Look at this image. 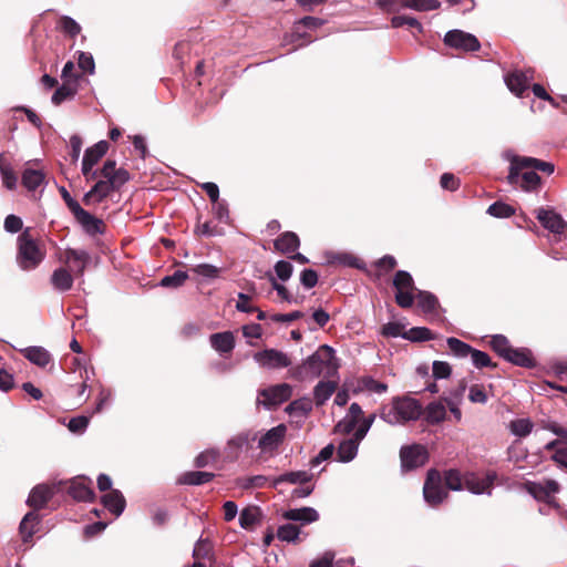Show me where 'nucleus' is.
I'll return each instance as SVG.
<instances>
[{
    "instance_id": "nucleus-1",
    "label": "nucleus",
    "mask_w": 567,
    "mask_h": 567,
    "mask_svg": "<svg viewBox=\"0 0 567 567\" xmlns=\"http://www.w3.org/2000/svg\"><path fill=\"white\" fill-rule=\"evenodd\" d=\"M334 350L328 344L320 346L315 353L308 357L301 364L291 368L289 377L296 381L313 380L321 374L326 378L337 375L339 363Z\"/></svg>"
},
{
    "instance_id": "nucleus-2",
    "label": "nucleus",
    "mask_w": 567,
    "mask_h": 567,
    "mask_svg": "<svg viewBox=\"0 0 567 567\" xmlns=\"http://www.w3.org/2000/svg\"><path fill=\"white\" fill-rule=\"evenodd\" d=\"M101 177L93 187L83 196L84 205L102 203L112 192H117L131 179L128 171L116 167V161L106 159L100 168Z\"/></svg>"
},
{
    "instance_id": "nucleus-3",
    "label": "nucleus",
    "mask_w": 567,
    "mask_h": 567,
    "mask_svg": "<svg viewBox=\"0 0 567 567\" xmlns=\"http://www.w3.org/2000/svg\"><path fill=\"white\" fill-rule=\"evenodd\" d=\"M45 257V250L41 249L32 237L30 228L24 229L18 237L17 261L23 270L38 267Z\"/></svg>"
},
{
    "instance_id": "nucleus-4",
    "label": "nucleus",
    "mask_w": 567,
    "mask_h": 567,
    "mask_svg": "<svg viewBox=\"0 0 567 567\" xmlns=\"http://www.w3.org/2000/svg\"><path fill=\"white\" fill-rule=\"evenodd\" d=\"M422 413V406L417 400L412 398H398L393 400L392 406L382 417L390 424L404 423L417 420Z\"/></svg>"
},
{
    "instance_id": "nucleus-5",
    "label": "nucleus",
    "mask_w": 567,
    "mask_h": 567,
    "mask_svg": "<svg viewBox=\"0 0 567 567\" xmlns=\"http://www.w3.org/2000/svg\"><path fill=\"white\" fill-rule=\"evenodd\" d=\"M392 285L395 289V303L402 309L411 308L419 290L411 274L405 270H398L394 274Z\"/></svg>"
},
{
    "instance_id": "nucleus-6",
    "label": "nucleus",
    "mask_w": 567,
    "mask_h": 567,
    "mask_svg": "<svg viewBox=\"0 0 567 567\" xmlns=\"http://www.w3.org/2000/svg\"><path fill=\"white\" fill-rule=\"evenodd\" d=\"M423 496L425 502L432 507L439 506L449 496V493L443 484L442 475L435 468H432L427 472L423 486Z\"/></svg>"
},
{
    "instance_id": "nucleus-7",
    "label": "nucleus",
    "mask_w": 567,
    "mask_h": 567,
    "mask_svg": "<svg viewBox=\"0 0 567 567\" xmlns=\"http://www.w3.org/2000/svg\"><path fill=\"white\" fill-rule=\"evenodd\" d=\"M427 460V450L421 444L404 445L400 450L401 467L404 472L423 466Z\"/></svg>"
},
{
    "instance_id": "nucleus-8",
    "label": "nucleus",
    "mask_w": 567,
    "mask_h": 567,
    "mask_svg": "<svg viewBox=\"0 0 567 567\" xmlns=\"http://www.w3.org/2000/svg\"><path fill=\"white\" fill-rule=\"evenodd\" d=\"M523 488L535 499L551 504L554 495L560 491L559 484L555 480H544L543 482L526 481Z\"/></svg>"
},
{
    "instance_id": "nucleus-9",
    "label": "nucleus",
    "mask_w": 567,
    "mask_h": 567,
    "mask_svg": "<svg viewBox=\"0 0 567 567\" xmlns=\"http://www.w3.org/2000/svg\"><path fill=\"white\" fill-rule=\"evenodd\" d=\"M292 395V388L288 383H280L259 391L258 402L268 409L280 405Z\"/></svg>"
},
{
    "instance_id": "nucleus-10",
    "label": "nucleus",
    "mask_w": 567,
    "mask_h": 567,
    "mask_svg": "<svg viewBox=\"0 0 567 567\" xmlns=\"http://www.w3.org/2000/svg\"><path fill=\"white\" fill-rule=\"evenodd\" d=\"M443 41L445 45L465 52H475L481 48L475 35L457 29L446 32Z\"/></svg>"
},
{
    "instance_id": "nucleus-11",
    "label": "nucleus",
    "mask_w": 567,
    "mask_h": 567,
    "mask_svg": "<svg viewBox=\"0 0 567 567\" xmlns=\"http://www.w3.org/2000/svg\"><path fill=\"white\" fill-rule=\"evenodd\" d=\"M66 493L76 502H93L95 492L93 482L86 476H76L66 483Z\"/></svg>"
},
{
    "instance_id": "nucleus-12",
    "label": "nucleus",
    "mask_w": 567,
    "mask_h": 567,
    "mask_svg": "<svg viewBox=\"0 0 567 567\" xmlns=\"http://www.w3.org/2000/svg\"><path fill=\"white\" fill-rule=\"evenodd\" d=\"M522 169L540 171L548 175L554 173L555 166L549 162H544L534 157L514 156L511 159V178H515L516 172Z\"/></svg>"
},
{
    "instance_id": "nucleus-13",
    "label": "nucleus",
    "mask_w": 567,
    "mask_h": 567,
    "mask_svg": "<svg viewBox=\"0 0 567 567\" xmlns=\"http://www.w3.org/2000/svg\"><path fill=\"white\" fill-rule=\"evenodd\" d=\"M536 218L544 228L556 235H560L567 229V223L554 209L540 207L536 210Z\"/></svg>"
},
{
    "instance_id": "nucleus-14",
    "label": "nucleus",
    "mask_w": 567,
    "mask_h": 567,
    "mask_svg": "<svg viewBox=\"0 0 567 567\" xmlns=\"http://www.w3.org/2000/svg\"><path fill=\"white\" fill-rule=\"evenodd\" d=\"M254 358L260 365L270 369L287 368L291 364L288 355L276 349H266L257 352Z\"/></svg>"
},
{
    "instance_id": "nucleus-15",
    "label": "nucleus",
    "mask_w": 567,
    "mask_h": 567,
    "mask_svg": "<svg viewBox=\"0 0 567 567\" xmlns=\"http://www.w3.org/2000/svg\"><path fill=\"white\" fill-rule=\"evenodd\" d=\"M76 221L82 226L83 230L90 235H103L106 230L105 223L81 208L75 215H73Z\"/></svg>"
},
{
    "instance_id": "nucleus-16",
    "label": "nucleus",
    "mask_w": 567,
    "mask_h": 567,
    "mask_svg": "<svg viewBox=\"0 0 567 567\" xmlns=\"http://www.w3.org/2000/svg\"><path fill=\"white\" fill-rule=\"evenodd\" d=\"M515 178H511V173L507 176V181L511 185L519 186L526 192H532L540 186V177L533 169H522L516 172Z\"/></svg>"
},
{
    "instance_id": "nucleus-17",
    "label": "nucleus",
    "mask_w": 567,
    "mask_h": 567,
    "mask_svg": "<svg viewBox=\"0 0 567 567\" xmlns=\"http://www.w3.org/2000/svg\"><path fill=\"white\" fill-rule=\"evenodd\" d=\"M53 495L54 491L52 487L39 484L31 489L27 504L33 509L32 512H37L44 508Z\"/></svg>"
},
{
    "instance_id": "nucleus-18",
    "label": "nucleus",
    "mask_w": 567,
    "mask_h": 567,
    "mask_svg": "<svg viewBox=\"0 0 567 567\" xmlns=\"http://www.w3.org/2000/svg\"><path fill=\"white\" fill-rule=\"evenodd\" d=\"M287 427L285 424H279L265 433L258 443L262 451H272L279 446L284 441Z\"/></svg>"
},
{
    "instance_id": "nucleus-19",
    "label": "nucleus",
    "mask_w": 567,
    "mask_h": 567,
    "mask_svg": "<svg viewBox=\"0 0 567 567\" xmlns=\"http://www.w3.org/2000/svg\"><path fill=\"white\" fill-rule=\"evenodd\" d=\"M41 516L37 512H29L24 515L19 526L23 543H31L33 535L39 530Z\"/></svg>"
},
{
    "instance_id": "nucleus-20",
    "label": "nucleus",
    "mask_w": 567,
    "mask_h": 567,
    "mask_svg": "<svg viewBox=\"0 0 567 567\" xmlns=\"http://www.w3.org/2000/svg\"><path fill=\"white\" fill-rule=\"evenodd\" d=\"M101 503L115 517H118L125 509L126 501L122 492L118 489H111L109 493L101 497Z\"/></svg>"
},
{
    "instance_id": "nucleus-21",
    "label": "nucleus",
    "mask_w": 567,
    "mask_h": 567,
    "mask_svg": "<svg viewBox=\"0 0 567 567\" xmlns=\"http://www.w3.org/2000/svg\"><path fill=\"white\" fill-rule=\"evenodd\" d=\"M64 256L65 262H73L71 270L74 272V276H83L85 268L90 261V255L85 250L68 248L65 249Z\"/></svg>"
},
{
    "instance_id": "nucleus-22",
    "label": "nucleus",
    "mask_w": 567,
    "mask_h": 567,
    "mask_svg": "<svg viewBox=\"0 0 567 567\" xmlns=\"http://www.w3.org/2000/svg\"><path fill=\"white\" fill-rule=\"evenodd\" d=\"M209 342L224 357L230 354L235 348V337L230 331L213 333L209 337Z\"/></svg>"
},
{
    "instance_id": "nucleus-23",
    "label": "nucleus",
    "mask_w": 567,
    "mask_h": 567,
    "mask_svg": "<svg viewBox=\"0 0 567 567\" xmlns=\"http://www.w3.org/2000/svg\"><path fill=\"white\" fill-rule=\"evenodd\" d=\"M300 239L293 231H285L280 234L274 241V247L277 251L284 255H290L298 250Z\"/></svg>"
},
{
    "instance_id": "nucleus-24",
    "label": "nucleus",
    "mask_w": 567,
    "mask_h": 567,
    "mask_svg": "<svg viewBox=\"0 0 567 567\" xmlns=\"http://www.w3.org/2000/svg\"><path fill=\"white\" fill-rule=\"evenodd\" d=\"M508 362L523 367V368H534L536 365V361L533 357V353L527 348H513L509 350L507 357L505 358Z\"/></svg>"
},
{
    "instance_id": "nucleus-25",
    "label": "nucleus",
    "mask_w": 567,
    "mask_h": 567,
    "mask_svg": "<svg viewBox=\"0 0 567 567\" xmlns=\"http://www.w3.org/2000/svg\"><path fill=\"white\" fill-rule=\"evenodd\" d=\"M63 83L52 95V103L60 105L63 101L72 99L79 90L80 79H62Z\"/></svg>"
},
{
    "instance_id": "nucleus-26",
    "label": "nucleus",
    "mask_w": 567,
    "mask_h": 567,
    "mask_svg": "<svg viewBox=\"0 0 567 567\" xmlns=\"http://www.w3.org/2000/svg\"><path fill=\"white\" fill-rule=\"evenodd\" d=\"M0 174L4 187L10 190L16 189L18 177L12 168L9 155L4 152L0 154Z\"/></svg>"
},
{
    "instance_id": "nucleus-27",
    "label": "nucleus",
    "mask_w": 567,
    "mask_h": 567,
    "mask_svg": "<svg viewBox=\"0 0 567 567\" xmlns=\"http://www.w3.org/2000/svg\"><path fill=\"white\" fill-rule=\"evenodd\" d=\"M20 352L25 359L40 368L47 367L52 360L49 351L42 347H28L21 349Z\"/></svg>"
},
{
    "instance_id": "nucleus-28",
    "label": "nucleus",
    "mask_w": 567,
    "mask_h": 567,
    "mask_svg": "<svg viewBox=\"0 0 567 567\" xmlns=\"http://www.w3.org/2000/svg\"><path fill=\"white\" fill-rule=\"evenodd\" d=\"M505 83L511 92L522 96L528 87L529 79L524 72L516 70L505 76Z\"/></svg>"
},
{
    "instance_id": "nucleus-29",
    "label": "nucleus",
    "mask_w": 567,
    "mask_h": 567,
    "mask_svg": "<svg viewBox=\"0 0 567 567\" xmlns=\"http://www.w3.org/2000/svg\"><path fill=\"white\" fill-rule=\"evenodd\" d=\"M312 474L306 471L288 472L274 478L270 482V487L276 488L281 483L305 485L312 480Z\"/></svg>"
},
{
    "instance_id": "nucleus-30",
    "label": "nucleus",
    "mask_w": 567,
    "mask_h": 567,
    "mask_svg": "<svg viewBox=\"0 0 567 567\" xmlns=\"http://www.w3.org/2000/svg\"><path fill=\"white\" fill-rule=\"evenodd\" d=\"M282 517L287 520H300L302 523H313L319 519L318 512L312 507H302L286 511Z\"/></svg>"
},
{
    "instance_id": "nucleus-31",
    "label": "nucleus",
    "mask_w": 567,
    "mask_h": 567,
    "mask_svg": "<svg viewBox=\"0 0 567 567\" xmlns=\"http://www.w3.org/2000/svg\"><path fill=\"white\" fill-rule=\"evenodd\" d=\"M359 443L360 441L354 436L342 441L337 450L338 461L343 463L352 461L357 456Z\"/></svg>"
},
{
    "instance_id": "nucleus-32",
    "label": "nucleus",
    "mask_w": 567,
    "mask_h": 567,
    "mask_svg": "<svg viewBox=\"0 0 567 567\" xmlns=\"http://www.w3.org/2000/svg\"><path fill=\"white\" fill-rule=\"evenodd\" d=\"M415 299L417 300V307L424 313H434L440 308L437 297L430 291L417 290Z\"/></svg>"
},
{
    "instance_id": "nucleus-33",
    "label": "nucleus",
    "mask_w": 567,
    "mask_h": 567,
    "mask_svg": "<svg viewBox=\"0 0 567 567\" xmlns=\"http://www.w3.org/2000/svg\"><path fill=\"white\" fill-rule=\"evenodd\" d=\"M215 474L209 472L190 471L185 472L178 478V484L182 485H203L214 480Z\"/></svg>"
},
{
    "instance_id": "nucleus-34",
    "label": "nucleus",
    "mask_w": 567,
    "mask_h": 567,
    "mask_svg": "<svg viewBox=\"0 0 567 567\" xmlns=\"http://www.w3.org/2000/svg\"><path fill=\"white\" fill-rule=\"evenodd\" d=\"M261 517L262 513L258 506H248L240 512L239 524L244 529H252L260 523Z\"/></svg>"
},
{
    "instance_id": "nucleus-35",
    "label": "nucleus",
    "mask_w": 567,
    "mask_h": 567,
    "mask_svg": "<svg viewBox=\"0 0 567 567\" xmlns=\"http://www.w3.org/2000/svg\"><path fill=\"white\" fill-rule=\"evenodd\" d=\"M44 178L43 171L27 167L22 173L21 182L28 190H34L44 182Z\"/></svg>"
},
{
    "instance_id": "nucleus-36",
    "label": "nucleus",
    "mask_w": 567,
    "mask_h": 567,
    "mask_svg": "<svg viewBox=\"0 0 567 567\" xmlns=\"http://www.w3.org/2000/svg\"><path fill=\"white\" fill-rule=\"evenodd\" d=\"M73 276L65 268H58L51 276L52 286L60 291H68L73 286Z\"/></svg>"
},
{
    "instance_id": "nucleus-37",
    "label": "nucleus",
    "mask_w": 567,
    "mask_h": 567,
    "mask_svg": "<svg viewBox=\"0 0 567 567\" xmlns=\"http://www.w3.org/2000/svg\"><path fill=\"white\" fill-rule=\"evenodd\" d=\"M338 383L332 380L320 381L313 390V396L317 405H323L326 401L334 393Z\"/></svg>"
},
{
    "instance_id": "nucleus-38",
    "label": "nucleus",
    "mask_w": 567,
    "mask_h": 567,
    "mask_svg": "<svg viewBox=\"0 0 567 567\" xmlns=\"http://www.w3.org/2000/svg\"><path fill=\"white\" fill-rule=\"evenodd\" d=\"M109 147V142L100 141L93 146L86 148L83 159L89 162L91 165H96L100 159L107 153Z\"/></svg>"
},
{
    "instance_id": "nucleus-39",
    "label": "nucleus",
    "mask_w": 567,
    "mask_h": 567,
    "mask_svg": "<svg viewBox=\"0 0 567 567\" xmlns=\"http://www.w3.org/2000/svg\"><path fill=\"white\" fill-rule=\"evenodd\" d=\"M402 338L410 340L412 342H421V341H429L433 340L435 338L432 330H430L426 327H414L411 328L409 331H405L402 334Z\"/></svg>"
},
{
    "instance_id": "nucleus-40",
    "label": "nucleus",
    "mask_w": 567,
    "mask_h": 567,
    "mask_svg": "<svg viewBox=\"0 0 567 567\" xmlns=\"http://www.w3.org/2000/svg\"><path fill=\"white\" fill-rule=\"evenodd\" d=\"M59 29L68 37L74 39L81 33V25L71 17L62 16L58 20Z\"/></svg>"
},
{
    "instance_id": "nucleus-41",
    "label": "nucleus",
    "mask_w": 567,
    "mask_h": 567,
    "mask_svg": "<svg viewBox=\"0 0 567 567\" xmlns=\"http://www.w3.org/2000/svg\"><path fill=\"white\" fill-rule=\"evenodd\" d=\"M373 266L375 268V277L381 278L384 275L391 272L398 266V261L393 256L385 255L378 259Z\"/></svg>"
},
{
    "instance_id": "nucleus-42",
    "label": "nucleus",
    "mask_w": 567,
    "mask_h": 567,
    "mask_svg": "<svg viewBox=\"0 0 567 567\" xmlns=\"http://www.w3.org/2000/svg\"><path fill=\"white\" fill-rule=\"evenodd\" d=\"M425 419L431 424H437L445 419L446 411L442 403H430L425 411Z\"/></svg>"
},
{
    "instance_id": "nucleus-43",
    "label": "nucleus",
    "mask_w": 567,
    "mask_h": 567,
    "mask_svg": "<svg viewBox=\"0 0 567 567\" xmlns=\"http://www.w3.org/2000/svg\"><path fill=\"white\" fill-rule=\"evenodd\" d=\"M441 6L439 0H402V7L417 11L436 10Z\"/></svg>"
},
{
    "instance_id": "nucleus-44",
    "label": "nucleus",
    "mask_w": 567,
    "mask_h": 567,
    "mask_svg": "<svg viewBox=\"0 0 567 567\" xmlns=\"http://www.w3.org/2000/svg\"><path fill=\"white\" fill-rule=\"evenodd\" d=\"M534 427L533 422L529 419H516L509 423L511 432L519 437L527 436Z\"/></svg>"
},
{
    "instance_id": "nucleus-45",
    "label": "nucleus",
    "mask_w": 567,
    "mask_h": 567,
    "mask_svg": "<svg viewBox=\"0 0 567 567\" xmlns=\"http://www.w3.org/2000/svg\"><path fill=\"white\" fill-rule=\"evenodd\" d=\"M487 214L496 218H507L515 214V208L503 202H495L487 208Z\"/></svg>"
},
{
    "instance_id": "nucleus-46",
    "label": "nucleus",
    "mask_w": 567,
    "mask_h": 567,
    "mask_svg": "<svg viewBox=\"0 0 567 567\" xmlns=\"http://www.w3.org/2000/svg\"><path fill=\"white\" fill-rule=\"evenodd\" d=\"M442 478L446 491H461L463 488L461 473L457 470L445 471L444 476Z\"/></svg>"
},
{
    "instance_id": "nucleus-47",
    "label": "nucleus",
    "mask_w": 567,
    "mask_h": 567,
    "mask_svg": "<svg viewBox=\"0 0 567 567\" xmlns=\"http://www.w3.org/2000/svg\"><path fill=\"white\" fill-rule=\"evenodd\" d=\"M256 440V435L250 432L240 433L233 439H230L227 443L228 449H235L236 452L241 447H251V442Z\"/></svg>"
},
{
    "instance_id": "nucleus-48",
    "label": "nucleus",
    "mask_w": 567,
    "mask_h": 567,
    "mask_svg": "<svg viewBox=\"0 0 567 567\" xmlns=\"http://www.w3.org/2000/svg\"><path fill=\"white\" fill-rule=\"evenodd\" d=\"M219 458V452L215 449L206 450L196 456L194 464L202 468L215 464Z\"/></svg>"
},
{
    "instance_id": "nucleus-49",
    "label": "nucleus",
    "mask_w": 567,
    "mask_h": 567,
    "mask_svg": "<svg viewBox=\"0 0 567 567\" xmlns=\"http://www.w3.org/2000/svg\"><path fill=\"white\" fill-rule=\"evenodd\" d=\"M450 350L457 357L465 358L471 354L472 347L462 340L451 337L446 340Z\"/></svg>"
},
{
    "instance_id": "nucleus-50",
    "label": "nucleus",
    "mask_w": 567,
    "mask_h": 567,
    "mask_svg": "<svg viewBox=\"0 0 567 567\" xmlns=\"http://www.w3.org/2000/svg\"><path fill=\"white\" fill-rule=\"evenodd\" d=\"M188 275L185 271L176 270L173 275L165 276L161 280V286L166 288H178L185 284Z\"/></svg>"
},
{
    "instance_id": "nucleus-51",
    "label": "nucleus",
    "mask_w": 567,
    "mask_h": 567,
    "mask_svg": "<svg viewBox=\"0 0 567 567\" xmlns=\"http://www.w3.org/2000/svg\"><path fill=\"white\" fill-rule=\"evenodd\" d=\"M491 347L498 355L504 359L507 357L509 350L512 349L508 339L502 334H497L492 338Z\"/></svg>"
},
{
    "instance_id": "nucleus-52",
    "label": "nucleus",
    "mask_w": 567,
    "mask_h": 567,
    "mask_svg": "<svg viewBox=\"0 0 567 567\" xmlns=\"http://www.w3.org/2000/svg\"><path fill=\"white\" fill-rule=\"evenodd\" d=\"M299 534V527L290 523L280 526L277 530V537L282 542H295Z\"/></svg>"
},
{
    "instance_id": "nucleus-53",
    "label": "nucleus",
    "mask_w": 567,
    "mask_h": 567,
    "mask_svg": "<svg viewBox=\"0 0 567 567\" xmlns=\"http://www.w3.org/2000/svg\"><path fill=\"white\" fill-rule=\"evenodd\" d=\"M312 409L311 402L308 399H298L289 403L286 408V412L289 414L306 415Z\"/></svg>"
},
{
    "instance_id": "nucleus-54",
    "label": "nucleus",
    "mask_w": 567,
    "mask_h": 567,
    "mask_svg": "<svg viewBox=\"0 0 567 567\" xmlns=\"http://www.w3.org/2000/svg\"><path fill=\"white\" fill-rule=\"evenodd\" d=\"M391 24L393 28H401L403 25H408L410 28L416 29L419 32L423 31L422 24L415 18L412 17L394 16L391 19Z\"/></svg>"
},
{
    "instance_id": "nucleus-55",
    "label": "nucleus",
    "mask_w": 567,
    "mask_h": 567,
    "mask_svg": "<svg viewBox=\"0 0 567 567\" xmlns=\"http://www.w3.org/2000/svg\"><path fill=\"white\" fill-rule=\"evenodd\" d=\"M471 357H472V361H473L474 365L478 369L486 368V367L496 368V363L492 362L489 355L486 352H483V351H480V350H476L473 348L472 352H471Z\"/></svg>"
},
{
    "instance_id": "nucleus-56",
    "label": "nucleus",
    "mask_w": 567,
    "mask_h": 567,
    "mask_svg": "<svg viewBox=\"0 0 567 567\" xmlns=\"http://www.w3.org/2000/svg\"><path fill=\"white\" fill-rule=\"evenodd\" d=\"M192 270L195 274L209 279L217 278L220 272V269L218 267L213 266L210 264H199L195 266Z\"/></svg>"
},
{
    "instance_id": "nucleus-57",
    "label": "nucleus",
    "mask_w": 567,
    "mask_h": 567,
    "mask_svg": "<svg viewBox=\"0 0 567 567\" xmlns=\"http://www.w3.org/2000/svg\"><path fill=\"white\" fill-rule=\"evenodd\" d=\"M267 277H268V279H269V281H270V284H271L272 289H275V290L277 291L278 296H279L282 300H285V301H287V302H297V300L292 298V296H291V293L288 291V289H287L284 285L279 284V282L276 280V278L272 276V274H271V272H268V274H267Z\"/></svg>"
},
{
    "instance_id": "nucleus-58",
    "label": "nucleus",
    "mask_w": 567,
    "mask_h": 567,
    "mask_svg": "<svg viewBox=\"0 0 567 567\" xmlns=\"http://www.w3.org/2000/svg\"><path fill=\"white\" fill-rule=\"evenodd\" d=\"M331 264H339L353 268H361V260L351 254H338L330 261Z\"/></svg>"
},
{
    "instance_id": "nucleus-59",
    "label": "nucleus",
    "mask_w": 567,
    "mask_h": 567,
    "mask_svg": "<svg viewBox=\"0 0 567 567\" xmlns=\"http://www.w3.org/2000/svg\"><path fill=\"white\" fill-rule=\"evenodd\" d=\"M78 64H79V68L83 72L89 73V74L94 73L95 63H94V59H93L92 54L80 51L79 58H78Z\"/></svg>"
},
{
    "instance_id": "nucleus-60",
    "label": "nucleus",
    "mask_w": 567,
    "mask_h": 567,
    "mask_svg": "<svg viewBox=\"0 0 567 567\" xmlns=\"http://www.w3.org/2000/svg\"><path fill=\"white\" fill-rule=\"evenodd\" d=\"M212 551V544L207 539H199L193 550L195 559H205Z\"/></svg>"
},
{
    "instance_id": "nucleus-61",
    "label": "nucleus",
    "mask_w": 567,
    "mask_h": 567,
    "mask_svg": "<svg viewBox=\"0 0 567 567\" xmlns=\"http://www.w3.org/2000/svg\"><path fill=\"white\" fill-rule=\"evenodd\" d=\"M292 270V265L286 260H279L275 265L276 275L282 281H287L291 277Z\"/></svg>"
},
{
    "instance_id": "nucleus-62",
    "label": "nucleus",
    "mask_w": 567,
    "mask_h": 567,
    "mask_svg": "<svg viewBox=\"0 0 567 567\" xmlns=\"http://www.w3.org/2000/svg\"><path fill=\"white\" fill-rule=\"evenodd\" d=\"M404 326L400 322H388L382 327L381 333L386 338L402 337Z\"/></svg>"
},
{
    "instance_id": "nucleus-63",
    "label": "nucleus",
    "mask_w": 567,
    "mask_h": 567,
    "mask_svg": "<svg viewBox=\"0 0 567 567\" xmlns=\"http://www.w3.org/2000/svg\"><path fill=\"white\" fill-rule=\"evenodd\" d=\"M468 399L473 403H486L487 394L483 385L474 384L470 388Z\"/></svg>"
},
{
    "instance_id": "nucleus-64",
    "label": "nucleus",
    "mask_w": 567,
    "mask_h": 567,
    "mask_svg": "<svg viewBox=\"0 0 567 567\" xmlns=\"http://www.w3.org/2000/svg\"><path fill=\"white\" fill-rule=\"evenodd\" d=\"M251 297L244 292L238 293V301L236 303V309L240 312L252 313L258 310L257 307L251 306L249 302Z\"/></svg>"
}]
</instances>
